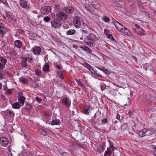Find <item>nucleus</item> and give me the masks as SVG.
<instances>
[{"instance_id":"f257e3e1","label":"nucleus","mask_w":156,"mask_h":156,"mask_svg":"<svg viewBox=\"0 0 156 156\" xmlns=\"http://www.w3.org/2000/svg\"><path fill=\"white\" fill-rule=\"evenodd\" d=\"M56 18L61 21L62 20H65L67 19L68 15L65 12L62 11H58L56 14Z\"/></svg>"},{"instance_id":"f03ea898","label":"nucleus","mask_w":156,"mask_h":156,"mask_svg":"<svg viewBox=\"0 0 156 156\" xmlns=\"http://www.w3.org/2000/svg\"><path fill=\"white\" fill-rule=\"evenodd\" d=\"M51 27L55 28L57 29L60 27L62 25V22L57 18L51 21Z\"/></svg>"},{"instance_id":"7ed1b4c3","label":"nucleus","mask_w":156,"mask_h":156,"mask_svg":"<svg viewBox=\"0 0 156 156\" xmlns=\"http://www.w3.org/2000/svg\"><path fill=\"white\" fill-rule=\"evenodd\" d=\"M81 21L80 18L78 16L74 17L73 19V23L74 26L77 28H79L81 26Z\"/></svg>"},{"instance_id":"20e7f679","label":"nucleus","mask_w":156,"mask_h":156,"mask_svg":"<svg viewBox=\"0 0 156 156\" xmlns=\"http://www.w3.org/2000/svg\"><path fill=\"white\" fill-rule=\"evenodd\" d=\"M51 11V8L50 7L45 6L41 9L40 12L43 15H47Z\"/></svg>"},{"instance_id":"39448f33","label":"nucleus","mask_w":156,"mask_h":156,"mask_svg":"<svg viewBox=\"0 0 156 156\" xmlns=\"http://www.w3.org/2000/svg\"><path fill=\"white\" fill-rule=\"evenodd\" d=\"M5 116H7L8 118H13L15 115L14 112L10 110H8L3 112Z\"/></svg>"},{"instance_id":"423d86ee","label":"nucleus","mask_w":156,"mask_h":156,"mask_svg":"<svg viewBox=\"0 0 156 156\" xmlns=\"http://www.w3.org/2000/svg\"><path fill=\"white\" fill-rule=\"evenodd\" d=\"M62 103L63 105L67 107H69L71 104V101L69 99L66 97L62 100Z\"/></svg>"},{"instance_id":"0eeeda50","label":"nucleus","mask_w":156,"mask_h":156,"mask_svg":"<svg viewBox=\"0 0 156 156\" xmlns=\"http://www.w3.org/2000/svg\"><path fill=\"white\" fill-rule=\"evenodd\" d=\"M64 11L66 14H71L74 12V9L72 6H66L64 7Z\"/></svg>"},{"instance_id":"6e6552de","label":"nucleus","mask_w":156,"mask_h":156,"mask_svg":"<svg viewBox=\"0 0 156 156\" xmlns=\"http://www.w3.org/2000/svg\"><path fill=\"white\" fill-rule=\"evenodd\" d=\"M114 24L116 29L119 32L122 33L124 27L121 23L116 21H114Z\"/></svg>"},{"instance_id":"1a4fd4ad","label":"nucleus","mask_w":156,"mask_h":156,"mask_svg":"<svg viewBox=\"0 0 156 156\" xmlns=\"http://www.w3.org/2000/svg\"><path fill=\"white\" fill-rule=\"evenodd\" d=\"M146 130V136H148L152 134L155 132V129L154 128H150L148 129H145Z\"/></svg>"},{"instance_id":"9d476101","label":"nucleus","mask_w":156,"mask_h":156,"mask_svg":"<svg viewBox=\"0 0 156 156\" xmlns=\"http://www.w3.org/2000/svg\"><path fill=\"white\" fill-rule=\"evenodd\" d=\"M8 143V140L6 138L2 137L0 138V144L2 145L5 147Z\"/></svg>"},{"instance_id":"9b49d317","label":"nucleus","mask_w":156,"mask_h":156,"mask_svg":"<svg viewBox=\"0 0 156 156\" xmlns=\"http://www.w3.org/2000/svg\"><path fill=\"white\" fill-rule=\"evenodd\" d=\"M6 33L5 25L2 23L0 24V33L2 36H3Z\"/></svg>"},{"instance_id":"f8f14e48","label":"nucleus","mask_w":156,"mask_h":156,"mask_svg":"<svg viewBox=\"0 0 156 156\" xmlns=\"http://www.w3.org/2000/svg\"><path fill=\"white\" fill-rule=\"evenodd\" d=\"M91 5L95 9H99L101 8V5L100 4L96 2H92Z\"/></svg>"},{"instance_id":"ddd939ff","label":"nucleus","mask_w":156,"mask_h":156,"mask_svg":"<svg viewBox=\"0 0 156 156\" xmlns=\"http://www.w3.org/2000/svg\"><path fill=\"white\" fill-rule=\"evenodd\" d=\"M41 51V48L38 46L34 48L33 49V52L35 55H39Z\"/></svg>"},{"instance_id":"4468645a","label":"nucleus","mask_w":156,"mask_h":156,"mask_svg":"<svg viewBox=\"0 0 156 156\" xmlns=\"http://www.w3.org/2000/svg\"><path fill=\"white\" fill-rule=\"evenodd\" d=\"M61 123L60 120L58 119H55L53 120L51 122V124L52 125L54 126L55 125H59Z\"/></svg>"},{"instance_id":"2eb2a0df","label":"nucleus","mask_w":156,"mask_h":156,"mask_svg":"<svg viewBox=\"0 0 156 156\" xmlns=\"http://www.w3.org/2000/svg\"><path fill=\"white\" fill-rule=\"evenodd\" d=\"M111 147H108L107 148V150L105 152L104 154L105 156H110L112 153V150Z\"/></svg>"},{"instance_id":"dca6fc26","label":"nucleus","mask_w":156,"mask_h":156,"mask_svg":"<svg viewBox=\"0 0 156 156\" xmlns=\"http://www.w3.org/2000/svg\"><path fill=\"white\" fill-rule=\"evenodd\" d=\"M14 44L16 47L18 48H20L22 46V43L21 41L18 40L15 41Z\"/></svg>"},{"instance_id":"f3484780","label":"nucleus","mask_w":156,"mask_h":156,"mask_svg":"<svg viewBox=\"0 0 156 156\" xmlns=\"http://www.w3.org/2000/svg\"><path fill=\"white\" fill-rule=\"evenodd\" d=\"M25 99V97L23 96H20L18 98V101L20 104H21L22 105L24 104Z\"/></svg>"},{"instance_id":"a211bd4d","label":"nucleus","mask_w":156,"mask_h":156,"mask_svg":"<svg viewBox=\"0 0 156 156\" xmlns=\"http://www.w3.org/2000/svg\"><path fill=\"white\" fill-rule=\"evenodd\" d=\"M89 70L93 74L98 76L102 77V76L101 75L97 73L94 70L92 67H91V68H90V69H89Z\"/></svg>"},{"instance_id":"6ab92c4d","label":"nucleus","mask_w":156,"mask_h":156,"mask_svg":"<svg viewBox=\"0 0 156 156\" xmlns=\"http://www.w3.org/2000/svg\"><path fill=\"white\" fill-rule=\"evenodd\" d=\"M146 130L145 129H142L138 133V135L140 137H142L144 136H146Z\"/></svg>"},{"instance_id":"aec40b11","label":"nucleus","mask_w":156,"mask_h":156,"mask_svg":"<svg viewBox=\"0 0 156 156\" xmlns=\"http://www.w3.org/2000/svg\"><path fill=\"white\" fill-rule=\"evenodd\" d=\"M122 33L124 34L127 35H130L131 34V33L129 30L125 27H124V28L122 31Z\"/></svg>"},{"instance_id":"412c9836","label":"nucleus","mask_w":156,"mask_h":156,"mask_svg":"<svg viewBox=\"0 0 156 156\" xmlns=\"http://www.w3.org/2000/svg\"><path fill=\"white\" fill-rule=\"evenodd\" d=\"M20 5L23 8H25L27 7V3L24 0H21L20 1Z\"/></svg>"},{"instance_id":"4be33fe9","label":"nucleus","mask_w":156,"mask_h":156,"mask_svg":"<svg viewBox=\"0 0 156 156\" xmlns=\"http://www.w3.org/2000/svg\"><path fill=\"white\" fill-rule=\"evenodd\" d=\"M19 80L20 81L25 84H27L28 82L27 79L24 77H20L19 78Z\"/></svg>"},{"instance_id":"5701e85b","label":"nucleus","mask_w":156,"mask_h":156,"mask_svg":"<svg viewBox=\"0 0 156 156\" xmlns=\"http://www.w3.org/2000/svg\"><path fill=\"white\" fill-rule=\"evenodd\" d=\"M12 106L13 108L17 109L20 108L21 105L19 102H16L14 103Z\"/></svg>"},{"instance_id":"b1692460","label":"nucleus","mask_w":156,"mask_h":156,"mask_svg":"<svg viewBox=\"0 0 156 156\" xmlns=\"http://www.w3.org/2000/svg\"><path fill=\"white\" fill-rule=\"evenodd\" d=\"M6 16L10 20H12L14 18L13 15L11 12H8L6 13Z\"/></svg>"},{"instance_id":"393cba45","label":"nucleus","mask_w":156,"mask_h":156,"mask_svg":"<svg viewBox=\"0 0 156 156\" xmlns=\"http://www.w3.org/2000/svg\"><path fill=\"white\" fill-rule=\"evenodd\" d=\"M97 151L99 153L101 154L104 151V145H101L100 147L97 148Z\"/></svg>"},{"instance_id":"a878e982","label":"nucleus","mask_w":156,"mask_h":156,"mask_svg":"<svg viewBox=\"0 0 156 156\" xmlns=\"http://www.w3.org/2000/svg\"><path fill=\"white\" fill-rule=\"evenodd\" d=\"M49 69V66L48 63L45 64L43 69V71L44 72H47Z\"/></svg>"},{"instance_id":"bb28decb","label":"nucleus","mask_w":156,"mask_h":156,"mask_svg":"<svg viewBox=\"0 0 156 156\" xmlns=\"http://www.w3.org/2000/svg\"><path fill=\"white\" fill-rule=\"evenodd\" d=\"M75 32V30L70 29L66 31V34L67 35H72L74 34Z\"/></svg>"},{"instance_id":"cd10ccee","label":"nucleus","mask_w":156,"mask_h":156,"mask_svg":"<svg viewBox=\"0 0 156 156\" xmlns=\"http://www.w3.org/2000/svg\"><path fill=\"white\" fill-rule=\"evenodd\" d=\"M85 8L86 10L88 11L90 13H93L92 11L90 9L91 8V7L88 4L84 5Z\"/></svg>"},{"instance_id":"c85d7f7f","label":"nucleus","mask_w":156,"mask_h":156,"mask_svg":"<svg viewBox=\"0 0 156 156\" xmlns=\"http://www.w3.org/2000/svg\"><path fill=\"white\" fill-rule=\"evenodd\" d=\"M26 108L28 110V111L30 112L32 110V107L31 104H29L28 102L26 103Z\"/></svg>"},{"instance_id":"c756f323","label":"nucleus","mask_w":156,"mask_h":156,"mask_svg":"<svg viewBox=\"0 0 156 156\" xmlns=\"http://www.w3.org/2000/svg\"><path fill=\"white\" fill-rule=\"evenodd\" d=\"M128 129V126L126 124H124L122 125L121 127V130L122 131H124L125 130H127Z\"/></svg>"},{"instance_id":"7c9ffc66","label":"nucleus","mask_w":156,"mask_h":156,"mask_svg":"<svg viewBox=\"0 0 156 156\" xmlns=\"http://www.w3.org/2000/svg\"><path fill=\"white\" fill-rule=\"evenodd\" d=\"M21 64L23 67L27 68L28 65L27 62H26L25 61H22Z\"/></svg>"},{"instance_id":"2f4dec72","label":"nucleus","mask_w":156,"mask_h":156,"mask_svg":"<svg viewBox=\"0 0 156 156\" xmlns=\"http://www.w3.org/2000/svg\"><path fill=\"white\" fill-rule=\"evenodd\" d=\"M32 87L34 88H37L39 87V85L37 84L36 81L33 82L32 84Z\"/></svg>"},{"instance_id":"473e14b6","label":"nucleus","mask_w":156,"mask_h":156,"mask_svg":"<svg viewBox=\"0 0 156 156\" xmlns=\"http://www.w3.org/2000/svg\"><path fill=\"white\" fill-rule=\"evenodd\" d=\"M39 132L40 133L44 136H46L48 134V133L45 130L41 129L40 130Z\"/></svg>"},{"instance_id":"72a5a7b5","label":"nucleus","mask_w":156,"mask_h":156,"mask_svg":"<svg viewBox=\"0 0 156 156\" xmlns=\"http://www.w3.org/2000/svg\"><path fill=\"white\" fill-rule=\"evenodd\" d=\"M35 72L36 75L37 76H39L41 74V72L40 70L36 69L35 70Z\"/></svg>"},{"instance_id":"f704fd0d","label":"nucleus","mask_w":156,"mask_h":156,"mask_svg":"<svg viewBox=\"0 0 156 156\" xmlns=\"http://www.w3.org/2000/svg\"><path fill=\"white\" fill-rule=\"evenodd\" d=\"M85 42L86 44H87L88 45L90 46H93V41L92 40H91L90 41H86Z\"/></svg>"},{"instance_id":"c9c22d12","label":"nucleus","mask_w":156,"mask_h":156,"mask_svg":"<svg viewBox=\"0 0 156 156\" xmlns=\"http://www.w3.org/2000/svg\"><path fill=\"white\" fill-rule=\"evenodd\" d=\"M84 66L89 70L90 68H91V67H92L89 64L86 62L84 63Z\"/></svg>"},{"instance_id":"e433bc0d","label":"nucleus","mask_w":156,"mask_h":156,"mask_svg":"<svg viewBox=\"0 0 156 156\" xmlns=\"http://www.w3.org/2000/svg\"><path fill=\"white\" fill-rule=\"evenodd\" d=\"M103 20L105 22H108L110 21V20L108 17L104 16L102 18Z\"/></svg>"},{"instance_id":"4c0bfd02","label":"nucleus","mask_w":156,"mask_h":156,"mask_svg":"<svg viewBox=\"0 0 156 156\" xmlns=\"http://www.w3.org/2000/svg\"><path fill=\"white\" fill-rule=\"evenodd\" d=\"M51 20V18L50 17L48 16H46L44 18L43 20H44L46 22H48Z\"/></svg>"},{"instance_id":"58836bf2","label":"nucleus","mask_w":156,"mask_h":156,"mask_svg":"<svg viewBox=\"0 0 156 156\" xmlns=\"http://www.w3.org/2000/svg\"><path fill=\"white\" fill-rule=\"evenodd\" d=\"M57 73L59 76V77L62 79H64V77L62 74V72L61 71H58L57 72Z\"/></svg>"},{"instance_id":"ea45409f","label":"nucleus","mask_w":156,"mask_h":156,"mask_svg":"<svg viewBox=\"0 0 156 156\" xmlns=\"http://www.w3.org/2000/svg\"><path fill=\"white\" fill-rule=\"evenodd\" d=\"M0 1L4 4L5 5L9 7V5L6 0H0Z\"/></svg>"},{"instance_id":"a19ab883","label":"nucleus","mask_w":156,"mask_h":156,"mask_svg":"<svg viewBox=\"0 0 156 156\" xmlns=\"http://www.w3.org/2000/svg\"><path fill=\"white\" fill-rule=\"evenodd\" d=\"M83 111L84 112V113L88 115L89 114L90 111L89 109L85 108L83 109Z\"/></svg>"},{"instance_id":"79ce46f5","label":"nucleus","mask_w":156,"mask_h":156,"mask_svg":"<svg viewBox=\"0 0 156 156\" xmlns=\"http://www.w3.org/2000/svg\"><path fill=\"white\" fill-rule=\"evenodd\" d=\"M0 61L2 62L1 63H3V64L5 65L7 62V60L5 58H1Z\"/></svg>"},{"instance_id":"37998d69","label":"nucleus","mask_w":156,"mask_h":156,"mask_svg":"<svg viewBox=\"0 0 156 156\" xmlns=\"http://www.w3.org/2000/svg\"><path fill=\"white\" fill-rule=\"evenodd\" d=\"M85 51H87L88 53L91 54L92 51L87 46L85 48Z\"/></svg>"},{"instance_id":"c03bdc74","label":"nucleus","mask_w":156,"mask_h":156,"mask_svg":"<svg viewBox=\"0 0 156 156\" xmlns=\"http://www.w3.org/2000/svg\"><path fill=\"white\" fill-rule=\"evenodd\" d=\"M23 156H32V154L30 152H27L23 154Z\"/></svg>"},{"instance_id":"a18cd8bd","label":"nucleus","mask_w":156,"mask_h":156,"mask_svg":"<svg viewBox=\"0 0 156 156\" xmlns=\"http://www.w3.org/2000/svg\"><path fill=\"white\" fill-rule=\"evenodd\" d=\"M104 72L107 75L110 74L111 73L110 71H109L107 69H105V68L104 70Z\"/></svg>"},{"instance_id":"49530a36","label":"nucleus","mask_w":156,"mask_h":156,"mask_svg":"<svg viewBox=\"0 0 156 156\" xmlns=\"http://www.w3.org/2000/svg\"><path fill=\"white\" fill-rule=\"evenodd\" d=\"M106 36L108 38L111 39L112 40H114V38L112 35L107 34V35Z\"/></svg>"},{"instance_id":"de8ad7c7","label":"nucleus","mask_w":156,"mask_h":156,"mask_svg":"<svg viewBox=\"0 0 156 156\" xmlns=\"http://www.w3.org/2000/svg\"><path fill=\"white\" fill-rule=\"evenodd\" d=\"M7 93L9 95L12 94L13 93V90L8 89L7 90Z\"/></svg>"},{"instance_id":"09e8293b","label":"nucleus","mask_w":156,"mask_h":156,"mask_svg":"<svg viewBox=\"0 0 156 156\" xmlns=\"http://www.w3.org/2000/svg\"><path fill=\"white\" fill-rule=\"evenodd\" d=\"M5 67V65H4L3 63L0 62V69L2 70H3Z\"/></svg>"},{"instance_id":"8fccbe9b","label":"nucleus","mask_w":156,"mask_h":156,"mask_svg":"<svg viewBox=\"0 0 156 156\" xmlns=\"http://www.w3.org/2000/svg\"><path fill=\"white\" fill-rule=\"evenodd\" d=\"M75 147V145L73 144L72 146H70V150L72 151H73L74 150Z\"/></svg>"},{"instance_id":"3c124183","label":"nucleus","mask_w":156,"mask_h":156,"mask_svg":"<svg viewBox=\"0 0 156 156\" xmlns=\"http://www.w3.org/2000/svg\"><path fill=\"white\" fill-rule=\"evenodd\" d=\"M77 83H78V84L81 87H84L83 83L80 81H79Z\"/></svg>"},{"instance_id":"603ef678","label":"nucleus","mask_w":156,"mask_h":156,"mask_svg":"<svg viewBox=\"0 0 156 156\" xmlns=\"http://www.w3.org/2000/svg\"><path fill=\"white\" fill-rule=\"evenodd\" d=\"M101 122L104 123H106L108 122L107 120L105 118L104 119H102L101 120Z\"/></svg>"},{"instance_id":"864d4df0","label":"nucleus","mask_w":156,"mask_h":156,"mask_svg":"<svg viewBox=\"0 0 156 156\" xmlns=\"http://www.w3.org/2000/svg\"><path fill=\"white\" fill-rule=\"evenodd\" d=\"M109 32V31L107 29H104V34H106V35H107V34H108Z\"/></svg>"},{"instance_id":"5fc2aeb1","label":"nucleus","mask_w":156,"mask_h":156,"mask_svg":"<svg viewBox=\"0 0 156 156\" xmlns=\"http://www.w3.org/2000/svg\"><path fill=\"white\" fill-rule=\"evenodd\" d=\"M36 101L38 102H40L42 100L41 98H40L37 97H36Z\"/></svg>"},{"instance_id":"6e6d98bb","label":"nucleus","mask_w":156,"mask_h":156,"mask_svg":"<svg viewBox=\"0 0 156 156\" xmlns=\"http://www.w3.org/2000/svg\"><path fill=\"white\" fill-rule=\"evenodd\" d=\"M58 152L59 154L62 155L63 153L64 152H63L61 149H59L58 150Z\"/></svg>"},{"instance_id":"4d7b16f0","label":"nucleus","mask_w":156,"mask_h":156,"mask_svg":"<svg viewBox=\"0 0 156 156\" xmlns=\"http://www.w3.org/2000/svg\"><path fill=\"white\" fill-rule=\"evenodd\" d=\"M97 68L100 69V70L102 71L103 72H104V70L105 68L102 67V68L101 67H97Z\"/></svg>"},{"instance_id":"13d9d810","label":"nucleus","mask_w":156,"mask_h":156,"mask_svg":"<svg viewBox=\"0 0 156 156\" xmlns=\"http://www.w3.org/2000/svg\"><path fill=\"white\" fill-rule=\"evenodd\" d=\"M116 118L118 120H120V116L119 114L117 113V114Z\"/></svg>"},{"instance_id":"bf43d9fd","label":"nucleus","mask_w":156,"mask_h":156,"mask_svg":"<svg viewBox=\"0 0 156 156\" xmlns=\"http://www.w3.org/2000/svg\"><path fill=\"white\" fill-rule=\"evenodd\" d=\"M3 78L4 76L3 74L2 73H0V80L2 79Z\"/></svg>"},{"instance_id":"052dcab7","label":"nucleus","mask_w":156,"mask_h":156,"mask_svg":"<svg viewBox=\"0 0 156 156\" xmlns=\"http://www.w3.org/2000/svg\"><path fill=\"white\" fill-rule=\"evenodd\" d=\"M141 31L140 32H141V35H144V30L142 28L141 29Z\"/></svg>"},{"instance_id":"680f3d73","label":"nucleus","mask_w":156,"mask_h":156,"mask_svg":"<svg viewBox=\"0 0 156 156\" xmlns=\"http://www.w3.org/2000/svg\"><path fill=\"white\" fill-rule=\"evenodd\" d=\"M108 142H109V144H110V146L111 147V148H112V149H113V145H112V142L109 140H108Z\"/></svg>"},{"instance_id":"e2e57ef3","label":"nucleus","mask_w":156,"mask_h":156,"mask_svg":"<svg viewBox=\"0 0 156 156\" xmlns=\"http://www.w3.org/2000/svg\"><path fill=\"white\" fill-rule=\"evenodd\" d=\"M18 33L19 34H21L23 32V31L22 30L19 29L17 30Z\"/></svg>"},{"instance_id":"0e129e2a","label":"nucleus","mask_w":156,"mask_h":156,"mask_svg":"<svg viewBox=\"0 0 156 156\" xmlns=\"http://www.w3.org/2000/svg\"><path fill=\"white\" fill-rule=\"evenodd\" d=\"M86 46H80V48L82 49L83 50H85V47H86Z\"/></svg>"},{"instance_id":"69168bd1","label":"nucleus","mask_w":156,"mask_h":156,"mask_svg":"<svg viewBox=\"0 0 156 156\" xmlns=\"http://www.w3.org/2000/svg\"><path fill=\"white\" fill-rule=\"evenodd\" d=\"M61 155L62 156H67V154L66 152H64Z\"/></svg>"},{"instance_id":"338daca9","label":"nucleus","mask_w":156,"mask_h":156,"mask_svg":"<svg viewBox=\"0 0 156 156\" xmlns=\"http://www.w3.org/2000/svg\"><path fill=\"white\" fill-rule=\"evenodd\" d=\"M135 26L138 29H139L140 28V27L139 25L136 24H135Z\"/></svg>"},{"instance_id":"774afa93","label":"nucleus","mask_w":156,"mask_h":156,"mask_svg":"<svg viewBox=\"0 0 156 156\" xmlns=\"http://www.w3.org/2000/svg\"><path fill=\"white\" fill-rule=\"evenodd\" d=\"M56 67L58 69H62V68L58 65H57L56 66Z\"/></svg>"}]
</instances>
